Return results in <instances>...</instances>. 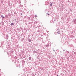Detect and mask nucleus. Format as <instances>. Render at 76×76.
<instances>
[{"label": "nucleus", "instance_id": "f257e3e1", "mask_svg": "<svg viewBox=\"0 0 76 76\" xmlns=\"http://www.w3.org/2000/svg\"><path fill=\"white\" fill-rule=\"evenodd\" d=\"M56 32L57 33V34H59L60 33V31H59V30L58 29H56Z\"/></svg>", "mask_w": 76, "mask_h": 76}, {"label": "nucleus", "instance_id": "f03ea898", "mask_svg": "<svg viewBox=\"0 0 76 76\" xmlns=\"http://www.w3.org/2000/svg\"><path fill=\"white\" fill-rule=\"evenodd\" d=\"M9 37L8 36V35H6V39H8V38Z\"/></svg>", "mask_w": 76, "mask_h": 76}, {"label": "nucleus", "instance_id": "7ed1b4c3", "mask_svg": "<svg viewBox=\"0 0 76 76\" xmlns=\"http://www.w3.org/2000/svg\"><path fill=\"white\" fill-rule=\"evenodd\" d=\"M74 23H75V24H76V20H74Z\"/></svg>", "mask_w": 76, "mask_h": 76}, {"label": "nucleus", "instance_id": "20e7f679", "mask_svg": "<svg viewBox=\"0 0 76 76\" xmlns=\"http://www.w3.org/2000/svg\"><path fill=\"white\" fill-rule=\"evenodd\" d=\"M54 4V3L52 2L50 4V6H53V4Z\"/></svg>", "mask_w": 76, "mask_h": 76}, {"label": "nucleus", "instance_id": "39448f33", "mask_svg": "<svg viewBox=\"0 0 76 76\" xmlns=\"http://www.w3.org/2000/svg\"><path fill=\"white\" fill-rule=\"evenodd\" d=\"M1 17L2 18H4V17L3 16V15H1Z\"/></svg>", "mask_w": 76, "mask_h": 76}, {"label": "nucleus", "instance_id": "423d86ee", "mask_svg": "<svg viewBox=\"0 0 76 76\" xmlns=\"http://www.w3.org/2000/svg\"><path fill=\"white\" fill-rule=\"evenodd\" d=\"M10 25H11V26L14 25V23H11Z\"/></svg>", "mask_w": 76, "mask_h": 76}, {"label": "nucleus", "instance_id": "0eeeda50", "mask_svg": "<svg viewBox=\"0 0 76 76\" xmlns=\"http://www.w3.org/2000/svg\"><path fill=\"white\" fill-rule=\"evenodd\" d=\"M36 53V51L35 50H34L33 51V53H34L35 54V53Z\"/></svg>", "mask_w": 76, "mask_h": 76}, {"label": "nucleus", "instance_id": "6e6552de", "mask_svg": "<svg viewBox=\"0 0 76 76\" xmlns=\"http://www.w3.org/2000/svg\"><path fill=\"white\" fill-rule=\"evenodd\" d=\"M28 41L29 42H31V40L30 39H28Z\"/></svg>", "mask_w": 76, "mask_h": 76}, {"label": "nucleus", "instance_id": "1a4fd4ad", "mask_svg": "<svg viewBox=\"0 0 76 76\" xmlns=\"http://www.w3.org/2000/svg\"><path fill=\"white\" fill-rule=\"evenodd\" d=\"M56 20H55L54 21H53V23H54V22H56Z\"/></svg>", "mask_w": 76, "mask_h": 76}, {"label": "nucleus", "instance_id": "9d476101", "mask_svg": "<svg viewBox=\"0 0 76 76\" xmlns=\"http://www.w3.org/2000/svg\"><path fill=\"white\" fill-rule=\"evenodd\" d=\"M29 59L30 60L31 59V57H30L29 58Z\"/></svg>", "mask_w": 76, "mask_h": 76}, {"label": "nucleus", "instance_id": "9b49d317", "mask_svg": "<svg viewBox=\"0 0 76 76\" xmlns=\"http://www.w3.org/2000/svg\"><path fill=\"white\" fill-rule=\"evenodd\" d=\"M46 47H48V45H46Z\"/></svg>", "mask_w": 76, "mask_h": 76}, {"label": "nucleus", "instance_id": "f8f14e48", "mask_svg": "<svg viewBox=\"0 0 76 76\" xmlns=\"http://www.w3.org/2000/svg\"><path fill=\"white\" fill-rule=\"evenodd\" d=\"M28 38H29V37H30V36L28 35Z\"/></svg>", "mask_w": 76, "mask_h": 76}, {"label": "nucleus", "instance_id": "ddd939ff", "mask_svg": "<svg viewBox=\"0 0 76 76\" xmlns=\"http://www.w3.org/2000/svg\"><path fill=\"white\" fill-rule=\"evenodd\" d=\"M35 17H37V15H35Z\"/></svg>", "mask_w": 76, "mask_h": 76}, {"label": "nucleus", "instance_id": "4468645a", "mask_svg": "<svg viewBox=\"0 0 76 76\" xmlns=\"http://www.w3.org/2000/svg\"><path fill=\"white\" fill-rule=\"evenodd\" d=\"M48 15H50V14H48Z\"/></svg>", "mask_w": 76, "mask_h": 76}, {"label": "nucleus", "instance_id": "2eb2a0df", "mask_svg": "<svg viewBox=\"0 0 76 76\" xmlns=\"http://www.w3.org/2000/svg\"><path fill=\"white\" fill-rule=\"evenodd\" d=\"M2 3H3V1H2Z\"/></svg>", "mask_w": 76, "mask_h": 76}, {"label": "nucleus", "instance_id": "dca6fc26", "mask_svg": "<svg viewBox=\"0 0 76 76\" xmlns=\"http://www.w3.org/2000/svg\"><path fill=\"white\" fill-rule=\"evenodd\" d=\"M54 51H55V50H53Z\"/></svg>", "mask_w": 76, "mask_h": 76}, {"label": "nucleus", "instance_id": "f3484780", "mask_svg": "<svg viewBox=\"0 0 76 76\" xmlns=\"http://www.w3.org/2000/svg\"><path fill=\"white\" fill-rule=\"evenodd\" d=\"M63 51H65V50H63Z\"/></svg>", "mask_w": 76, "mask_h": 76}, {"label": "nucleus", "instance_id": "a211bd4d", "mask_svg": "<svg viewBox=\"0 0 76 76\" xmlns=\"http://www.w3.org/2000/svg\"><path fill=\"white\" fill-rule=\"evenodd\" d=\"M57 76H59V75H57Z\"/></svg>", "mask_w": 76, "mask_h": 76}, {"label": "nucleus", "instance_id": "6ab92c4d", "mask_svg": "<svg viewBox=\"0 0 76 76\" xmlns=\"http://www.w3.org/2000/svg\"><path fill=\"white\" fill-rule=\"evenodd\" d=\"M47 14H48V13H47Z\"/></svg>", "mask_w": 76, "mask_h": 76}]
</instances>
